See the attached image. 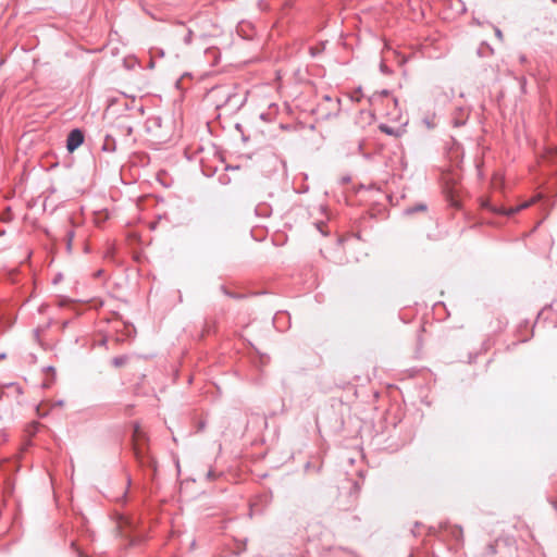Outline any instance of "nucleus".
<instances>
[{"label": "nucleus", "instance_id": "14", "mask_svg": "<svg viewBox=\"0 0 557 557\" xmlns=\"http://www.w3.org/2000/svg\"><path fill=\"white\" fill-rule=\"evenodd\" d=\"M207 478L209 480H214L215 479V473L213 470H209L208 473H207Z\"/></svg>", "mask_w": 557, "mask_h": 557}, {"label": "nucleus", "instance_id": "5", "mask_svg": "<svg viewBox=\"0 0 557 557\" xmlns=\"http://www.w3.org/2000/svg\"><path fill=\"white\" fill-rule=\"evenodd\" d=\"M4 388H12L17 395L23 394L22 386L15 382L0 383V397H2Z\"/></svg>", "mask_w": 557, "mask_h": 557}, {"label": "nucleus", "instance_id": "1", "mask_svg": "<svg viewBox=\"0 0 557 557\" xmlns=\"http://www.w3.org/2000/svg\"><path fill=\"white\" fill-rule=\"evenodd\" d=\"M133 442H134V455L140 463H145V445L148 442L146 432L141 429L139 423L133 425Z\"/></svg>", "mask_w": 557, "mask_h": 557}, {"label": "nucleus", "instance_id": "19", "mask_svg": "<svg viewBox=\"0 0 557 557\" xmlns=\"http://www.w3.org/2000/svg\"><path fill=\"white\" fill-rule=\"evenodd\" d=\"M50 385H51V383H45L44 387L48 388V387H50Z\"/></svg>", "mask_w": 557, "mask_h": 557}, {"label": "nucleus", "instance_id": "8", "mask_svg": "<svg viewBox=\"0 0 557 557\" xmlns=\"http://www.w3.org/2000/svg\"><path fill=\"white\" fill-rule=\"evenodd\" d=\"M74 235H75L74 231H72V230L67 231L66 234H65V237H66V240H67L66 248H67L69 251H71V249H72V242H73Z\"/></svg>", "mask_w": 557, "mask_h": 557}, {"label": "nucleus", "instance_id": "13", "mask_svg": "<svg viewBox=\"0 0 557 557\" xmlns=\"http://www.w3.org/2000/svg\"><path fill=\"white\" fill-rule=\"evenodd\" d=\"M495 35H496V37H497L500 41H503V40H504V35H503L502 30H500L498 27H495Z\"/></svg>", "mask_w": 557, "mask_h": 557}, {"label": "nucleus", "instance_id": "11", "mask_svg": "<svg viewBox=\"0 0 557 557\" xmlns=\"http://www.w3.org/2000/svg\"><path fill=\"white\" fill-rule=\"evenodd\" d=\"M126 361V358L125 357H115L113 358L112 360V363L115 366V367H120L122 364H124Z\"/></svg>", "mask_w": 557, "mask_h": 557}, {"label": "nucleus", "instance_id": "4", "mask_svg": "<svg viewBox=\"0 0 557 557\" xmlns=\"http://www.w3.org/2000/svg\"><path fill=\"white\" fill-rule=\"evenodd\" d=\"M529 205H530L529 202H524L523 205H521L519 207L510 208L508 211H504V210H497L496 208L492 207L490 205L488 200H483L482 201V207L483 208H486V209L492 210V211H497V212H500V213H504V214H507V215H511V214L518 212L519 210L529 207Z\"/></svg>", "mask_w": 557, "mask_h": 557}, {"label": "nucleus", "instance_id": "22", "mask_svg": "<svg viewBox=\"0 0 557 557\" xmlns=\"http://www.w3.org/2000/svg\"><path fill=\"white\" fill-rule=\"evenodd\" d=\"M552 2L557 3V0H552Z\"/></svg>", "mask_w": 557, "mask_h": 557}, {"label": "nucleus", "instance_id": "10", "mask_svg": "<svg viewBox=\"0 0 557 557\" xmlns=\"http://www.w3.org/2000/svg\"><path fill=\"white\" fill-rule=\"evenodd\" d=\"M496 553V544L490 543L488 545H486L485 555H495Z\"/></svg>", "mask_w": 557, "mask_h": 557}, {"label": "nucleus", "instance_id": "2", "mask_svg": "<svg viewBox=\"0 0 557 557\" xmlns=\"http://www.w3.org/2000/svg\"><path fill=\"white\" fill-rule=\"evenodd\" d=\"M84 143V133L79 128L72 129L66 138V149L73 152Z\"/></svg>", "mask_w": 557, "mask_h": 557}, {"label": "nucleus", "instance_id": "7", "mask_svg": "<svg viewBox=\"0 0 557 557\" xmlns=\"http://www.w3.org/2000/svg\"><path fill=\"white\" fill-rule=\"evenodd\" d=\"M425 210H426V205L419 203V205H416L413 207H409L408 209H406V213L413 214L416 212L425 211Z\"/></svg>", "mask_w": 557, "mask_h": 557}, {"label": "nucleus", "instance_id": "21", "mask_svg": "<svg viewBox=\"0 0 557 557\" xmlns=\"http://www.w3.org/2000/svg\"><path fill=\"white\" fill-rule=\"evenodd\" d=\"M78 557H85L82 552H78Z\"/></svg>", "mask_w": 557, "mask_h": 557}, {"label": "nucleus", "instance_id": "18", "mask_svg": "<svg viewBox=\"0 0 557 557\" xmlns=\"http://www.w3.org/2000/svg\"><path fill=\"white\" fill-rule=\"evenodd\" d=\"M381 95L387 97V96H389V91L388 90H382Z\"/></svg>", "mask_w": 557, "mask_h": 557}, {"label": "nucleus", "instance_id": "9", "mask_svg": "<svg viewBox=\"0 0 557 557\" xmlns=\"http://www.w3.org/2000/svg\"><path fill=\"white\" fill-rule=\"evenodd\" d=\"M451 534L457 541H461L463 537V531L459 527H455L454 530L451 531Z\"/></svg>", "mask_w": 557, "mask_h": 557}, {"label": "nucleus", "instance_id": "20", "mask_svg": "<svg viewBox=\"0 0 557 557\" xmlns=\"http://www.w3.org/2000/svg\"><path fill=\"white\" fill-rule=\"evenodd\" d=\"M4 358H5V354H1L0 359H4Z\"/></svg>", "mask_w": 557, "mask_h": 557}, {"label": "nucleus", "instance_id": "12", "mask_svg": "<svg viewBox=\"0 0 557 557\" xmlns=\"http://www.w3.org/2000/svg\"><path fill=\"white\" fill-rule=\"evenodd\" d=\"M193 32L190 29H187V33L184 37V42L186 45H189L191 42Z\"/></svg>", "mask_w": 557, "mask_h": 557}, {"label": "nucleus", "instance_id": "15", "mask_svg": "<svg viewBox=\"0 0 557 557\" xmlns=\"http://www.w3.org/2000/svg\"><path fill=\"white\" fill-rule=\"evenodd\" d=\"M45 370L48 371V372H51L53 375L55 374V370L51 366L47 367Z\"/></svg>", "mask_w": 557, "mask_h": 557}, {"label": "nucleus", "instance_id": "6", "mask_svg": "<svg viewBox=\"0 0 557 557\" xmlns=\"http://www.w3.org/2000/svg\"><path fill=\"white\" fill-rule=\"evenodd\" d=\"M478 55L481 58L488 57L494 53V49L486 42H482L476 51Z\"/></svg>", "mask_w": 557, "mask_h": 557}, {"label": "nucleus", "instance_id": "16", "mask_svg": "<svg viewBox=\"0 0 557 557\" xmlns=\"http://www.w3.org/2000/svg\"><path fill=\"white\" fill-rule=\"evenodd\" d=\"M103 150L112 151V150H114V148H110V144H104Z\"/></svg>", "mask_w": 557, "mask_h": 557}, {"label": "nucleus", "instance_id": "17", "mask_svg": "<svg viewBox=\"0 0 557 557\" xmlns=\"http://www.w3.org/2000/svg\"><path fill=\"white\" fill-rule=\"evenodd\" d=\"M519 60H520V62H521V63H524V62L527 61V58H525V55H524V54H521V55L519 57Z\"/></svg>", "mask_w": 557, "mask_h": 557}, {"label": "nucleus", "instance_id": "3", "mask_svg": "<svg viewBox=\"0 0 557 557\" xmlns=\"http://www.w3.org/2000/svg\"><path fill=\"white\" fill-rule=\"evenodd\" d=\"M405 125L406 123L398 126H391L388 124L381 123L379 125V129L388 136L400 137L405 133Z\"/></svg>", "mask_w": 557, "mask_h": 557}]
</instances>
